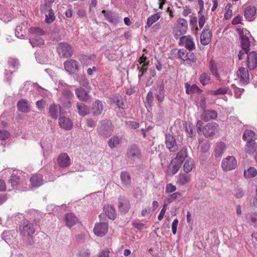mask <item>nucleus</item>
Returning a JSON list of instances; mask_svg holds the SVG:
<instances>
[{
	"mask_svg": "<svg viewBox=\"0 0 257 257\" xmlns=\"http://www.w3.org/2000/svg\"><path fill=\"white\" fill-rule=\"evenodd\" d=\"M171 163L172 167L171 172L172 175H174L179 171L182 163L177 161L175 162H173V160L171 161Z\"/></svg>",
	"mask_w": 257,
	"mask_h": 257,
	"instance_id": "nucleus-45",
	"label": "nucleus"
},
{
	"mask_svg": "<svg viewBox=\"0 0 257 257\" xmlns=\"http://www.w3.org/2000/svg\"><path fill=\"white\" fill-rule=\"evenodd\" d=\"M217 117V113L215 110L207 109L203 111L201 115V118L205 121L215 119Z\"/></svg>",
	"mask_w": 257,
	"mask_h": 257,
	"instance_id": "nucleus-18",
	"label": "nucleus"
},
{
	"mask_svg": "<svg viewBox=\"0 0 257 257\" xmlns=\"http://www.w3.org/2000/svg\"><path fill=\"white\" fill-rule=\"evenodd\" d=\"M247 219L250 225L257 227V212H252L247 215Z\"/></svg>",
	"mask_w": 257,
	"mask_h": 257,
	"instance_id": "nucleus-38",
	"label": "nucleus"
},
{
	"mask_svg": "<svg viewBox=\"0 0 257 257\" xmlns=\"http://www.w3.org/2000/svg\"><path fill=\"white\" fill-rule=\"evenodd\" d=\"M30 181L32 187H38L43 184V176L41 174H34L31 177Z\"/></svg>",
	"mask_w": 257,
	"mask_h": 257,
	"instance_id": "nucleus-19",
	"label": "nucleus"
},
{
	"mask_svg": "<svg viewBox=\"0 0 257 257\" xmlns=\"http://www.w3.org/2000/svg\"><path fill=\"white\" fill-rule=\"evenodd\" d=\"M108 224L105 222H99L95 224L93 232L98 236H103L108 231Z\"/></svg>",
	"mask_w": 257,
	"mask_h": 257,
	"instance_id": "nucleus-11",
	"label": "nucleus"
},
{
	"mask_svg": "<svg viewBox=\"0 0 257 257\" xmlns=\"http://www.w3.org/2000/svg\"><path fill=\"white\" fill-rule=\"evenodd\" d=\"M212 37V33L209 29L205 28L202 32L200 36V42L203 45H207L209 44Z\"/></svg>",
	"mask_w": 257,
	"mask_h": 257,
	"instance_id": "nucleus-17",
	"label": "nucleus"
},
{
	"mask_svg": "<svg viewBox=\"0 0 257 257\" xmlns=\"http://www.w3.org/2000/svg\"><path fill=\"white\" fill-rule=\"evenodd\" d=\"M118 210L123 213H127L130 208L128 200L123 196H119L117 203Z\"/></svg>",
	"mask_w": 257,
	"mask_h": 257,
	"instance_id": "nucleus-12",
	"label": "nucleus"
},
{
	"mask_svg": "<svg viewBox=\"0 0 257 257\" xmlns=\"http://www.w3.org/2000/svg\"><path fill=\"white\" fill-rule=\"evenodd\" d=\"M247 67L249 70H253L257 67V53L252 51L247 55Z\"/></svg>",
	"mask_w": 257,
	"mask_h": 257,
	"instance_id": "nucleus-13",
	"label": "nucleus"
},
{
	"mask_svg": "<svg viewBox=\"0 0 257 257\" xmlns=\"http://www.w3.org/2000/svg\"><path fill=\"white\" fill-rule=\"evenodd\" d=\"M242 20V17L239 16H237L233 18L232 21V25H238L241 23Z\"/></svg>",
	"mask_w": 257,
	"mask_h": 257,
	"instance_id": "nucleus-62",
	"label": "nucleus"
},
{
	"mask_svg": "<svg viewBox=\"0 0 257 257\" xmlns=\"http://www.w3.org/2000/svg\"><path fill=\"white\" fill-rule=\"evenodd\" d=\"M256 143L253 141L247 142L245 147V152L249 154L253 153L256 151Z\"/></svg>",
	"mask_w": 257,
	"mask_h": 257,
	"instance_id": "nucleus-34",
	"label": "nucleus"
},
{
	"mask_svg": "<svg viewBox=\"0 0 257 257\" xmlns=\"http://www.w3.org/2000/svg\"><path fill=\"white\" fill-rule=\"evenodd\" d=\"M18 110L24 113H28L30 111V107L28 101L26 99H22L17 103Z\"/></svg>",
	"mask_w": 257,
	"mask_h": 257,
	"instance_id": "nucleus-21",
	"label": "nucleus"
},
{
	"mask_svg": "<svg viewBox=\"0 0 257 257\" xmlns=\"http://www.w3.org/2000/svg\"><path fill=\"white\" fill-rule=\"evenodd\" d=\"M236 76L239 82L243 84L249 82V73L247 69L245 67H240L236 72Z\"/></svg>",
	"mask_w": 257,
	"mask_h": 257,
	"instance_id": "nucleus-9",
	"label": "nucleus"
},
{
	"mask_svg": "<svg viewBox=\"0 0 257 257\" xmlns=\"http://www.w3.org/2000/svg\"><path fill=\"white\" fill-rule=\"evenodd\" d=\"M146 59L147 58L144 54L139 59V63L140 64H142L143 67H146L148 64V63L146 62Z\"/></svg>",
	"mask_w": 257,
	"mask_h": 257,
	"instance_id": "nucleus-61",
	"label": "nucleus"
},
{
	"mask_svg": "<svg viewBox=\"0 0 257 257\" xmlns=\"http://www.w3.org/2000/svg\"><path fill=\"white\" fill-rule=\"evenodd\" d=\"M188 30V22L183 18H179L177 21V25L173 28V34L175 39H178L186 34Z\"/></svg>",
	"mask_w": 257,
	"mask_h": 257,
	"instance_id": "nucleus-2",
	"label": "nucleus"
},
{
	"mask_svg": "<svg viewBox=\"0 0 257 257\" xmlns=\"http://www.w3.org/2000/svg\"><path fill=\"white\" fill-rule=\"evenodd\" d=\"M9 182L13 188H16L19 185L20 178L16 175H12L10 179Z\"/></svg>",
	"mask_w": 257,
	"mask_h": 257,
	"instance_id": "nucleus-43",
	"label": "nucleus"
},
{
	"mask_svg": "<svg viewBox=\"0 0 257 257\" xmlns=\"http://www.w3.org/2000/svg\"><path fill=\"white\" fill-rule=\"evenodd\" d=\"M57 51L61 57L68 58L72 56L73 49L69 44L63 42L58 44Z\"/></svg>",
	"mask_w": 257,
	"mask_h": 257,
	"instance_id": "nucleus-4",
	"label": "nucleus"
},
{
	"mask_svg": "<svg viewBox=\"0 0 257 257\" xmlns=\"http://www.w3.org/2000/svg\"><path fill=\"white\" fill-rule=\"evenodd\" d=\"M64 68L70 74H74L79 71V65L76 60L70 59L64 63Z\"/></svg>",
	"mask_w": 257,
	"mask_h": 257,
	"instance_id": "nucleus-8",
	"label": "nucleus"
},
{
	"mask_svg": "<svg viewBox=\"0 0 257 257\" xmlns=\"http://www.w3.org/2000/svg\"><path fill=\"white\" fill-rule=\"evenodd\" d=\"M63 95L68 99H71L74 95L73 93L69 90H65L63 91Z\"/></svg>",
	"mask_w": 257,
	"mask_h": 257,
	"instance_id": "nucleus-58",
	"label": "nucleus"
},
{
	"mask_svg": "<svg viewBox=\"0 0 257 257\" xmlns=\"http://www.w3.org/2000/svg\"><path fill=\"white\" fill-rule=\"evenodd\" d=\"M58 166L61 168H67L71 164V160L66 153H61L57 159Z\"/></svg>",
	"mask_w": 257,
	"mask_h": 257,
	"instance_id": "nucleus-10",
	"label": "nucleus"
},
{
	"mask_svg": "<svg viewBox=\"0 0 257 257\" xmlns=\"http://www.w3.org/2000/svg\"><path fill=\"white\" fill-rule=\"evenodd\" d=\"M146 100L148 104L149 105H151L153 103L154 100V96L153 92L151 91H149L147 95Z\"/></svg>",
	"mask_w": 257,
	"mask_h": 257,
	"instance_id": "nucleus-56",
	"label": "nucleus"
},
{
	"mask_svg": "<svg viewBox=\"0 0 257 257\" xmlns=\"http://www.w3.org/2000/svg\"><path fill=\"white\" fill-rule=\"evenodd\" d=\"M167 209V204H164L163 208H162L160 214H159L158 216V219L159 221H161L163 219V218L164 217L165 214L166 213V210Z\"/></svg>",
	"mask_w": 257,
	"mask_h": 257,
	"instance_id": "nucleus-54",
	"label": "nucleus"
},
{
	"mask_svg": "<svg viewBox=\"0 0 257 257\" xmlns=\"http://www.w3.org/2000/svg\"><path fill=\"white\" fill-rule=\"evenodd\" d=\"M182 194L180 192H177L173 193L170 196H169L167 198V201L168 203H171L174 201H175L178 198L181 197Z\"/></svg>",
	"mask_w": 257,
	"mask_h": 257,
	"instance_id": "nucleus-48",
	"label": "nucleus"
},
{
	"mask_svg": "<svg viewBox=\"0 0 257 257\" xmlns=\"http://www.w3.org/2000/svg\"><path fill=\"white\" fill-rule=\"evenodd\" d=\"M30 42L33 47L41 46L44 44V40L40 37H38L37 39H31L30 40Z\"/></svg>",
	"mask_w": 257,
	"mask_h": 257,
	"instance_id": "nucleus-47",
	"label": "nucleus"
},
{
	"mask_svg": "<svg viewBox=\"0 0 257 257\" xmlns=\"http://www.w3.org/2000/svg\"><path fill=\"white\" fill-rule=\"evenodd\" d=\"M55 19L54 13L52 9H50L49 11V16L46 15L45 22L47 23H52Z\"/></svg>",
	"mask_w": 257,
	"mask_h": 257,
	"instance_id": "nucleus-50",
	"label": "nucleus"
},
{
	"mask_svg": "<svg viewBox=\"0 0 257 257\" xmlns=\"http://www.w3.org/2000/svg\"><path fill=\"white\" fill-rule=\"evenodd\" d=\"M120 143V139L118 137L111 138L108 141V146L110 148H114Z\"/></svg>",
	"mask_w": 257,
	"mask_h": 257,
	"instance_id": "nucleus-44",
	"label": "nucleus"
},
{
	"mask_svg": "<svg viewBox=\"0 0 257 257\" xmlns=\"http://www.w3.org/2000/svg\"><path fill=\"white\" fill-rule=\"evenodd\" d=\"M112 101L118 108L121 109L124 108V104L122 101V97L121 96L118 95L114 96L112 98Z\"/></svg>",
	"mask_w": 257,
	"mask_h": 257,
	"instance_id": "nucleus-40",
	"label": "nucleus"
},
{
	"mask_svg": "<svg viewBox=\"0 0 257 257\" xmlns=\"http://www.w3.org/2000/svg\"><path fill=\"white\" fill-rule=\"evenodd\" d=\"M187 156V149L185 147H183L181 151L177 153L176 158L173 159V162H175L177 161L182 163Z\"/></svg>",
	"mask_w": 257,
	"mask_h": 257,
	"instance_id": "nucleus-29",
	"label": "nucleus"
},
{
	"mask_svg": "<svg viewBox=\"0 0 257 257\" xmlns=\"http://www.w3.org/2000/svg\"><path fill=\"white\" fill-rule=\"evenodd\" d=\"M157 87L158 88L159 91L158 93L156 95V97L158 101L161 103L163 102L164 99V86L161 84L158 85Z\"/></svg>",
	"mask_w": 257,
	"mask_h": 257,
	"instance_id": "nucleus-41",
	"label": "nucleus"
},
{
	"mask_svg": "<svg viewBox=\"0 0 257 257\" xmlns=\"http://www.w3.org/2000/svg\"><path fill=\"white\" fill-rule=\"evenodd\" d=\"M179 39L180 43L184 45L185 47L189 51H191L195 48V44L193 41V39L190 36H182Z\"/></svg>",
	"mask_w": 257,
	"mask_h": 257,
	"instance_id": "nucleus-16",
	"label": "nucleus"
},
{
	"mask_svg": "<svg viewBox=\"0 0 257 257\" xmlns=\"http://www.w3.org/2000/svg\"><path fill=\"white\" fill-rule=\"evenodd\" d=\"M188 52L184 49H180L178 52V54L179 57L183 61H186V57L188 56Z\"/></svg>",
	"mask_w": 257,
	"mask_h": 257,
	"instance_id": "nucleus-51",
	"label": "nucleus"
},
{
	"mask_svg": "<svg viewBox=\"0 0 257 257\" xmlns=\"http://www.w3.org/2000/svg\"><path fill=\"white\" fill-rule=\"evenodd\" d=\"M29 32L31 34L37 36H42L45 34L44 31L39 27H32L29 30Z\"/></svg>",
	"mask_w": 257,
	"mask_h": 257,
	"instance_id": "nucleus-42",
	"label": "nucleus"
},
{
	"mask_svg": "<svg viewBox=\"0 0 257 257\" xmlns=\"http://www.w3.org/2000/svg\"><path fill=\"white\" fill-rule=\"evenodd\" d=\"M209 67L212 74L214 75L217 79H219L220 75L217 72V68L215 64V61L214 60H212L210 61Z\"/></svg>",
	"mask_w": 257,
	"mask_h": 257,
	"instance_id": "nucleus-39",
	"label": "nucleus"
},
{
	"mask_svg": "<svg viewBox=\"0 0 257 257\" xmlns=\"http://www.w3.org/2000/svg\"><path fill=\"white\" fill-rule=\"evenodd\" d=\"M225 148V145L224 143L221 142L218 144L215 150V156L216 158L221 157Z\"/></svg>",
	"mask_w": 257,
	"mask_h": 257,
	"instance_id": "nucleus-35",
	"label": "nucleus"
},
{
	"mask_svg": "<svg viewBox=\"0 0 257 257\" xmlns=\"http://www.w3.org/2000/svg\"><path fill=\"white\" fill-rule=\"evenodd\" d=\"M256 169L252 167H251L244 171V176L246 178H253L256 175Z\"/></svg>",
	"mask_w": 257,
	"mask_h": 257,
	"instance_id": "nucleus-36",
	"label": "nucleus"
},
{
	"mask_svg": "<svg viewBox=\"0 0 257 257\" xmlns=\"http://www.w3.org/2000/svg\"><path fill=\"white\" fill-rule=\"evenodd\" d=\"M194 127L192 124H189L186 126V131L188 133L189 137L192 138L194 136L195 133L194 132Z\"/></svg>",
	"mask_w": 257,
	"mask_h": 257,
	"instance_id": "nucleus-53",
	"label": "nucleus"
},
{
	"mask_svg": "<svg viewBox=\"0 0 257 257\" xmlns=\"http://www.w3.org/2000/svg\"><path fill=\"white\" fill-rule=\"evenodd\" d=\"M19 231L23 236H31L35 232L33 224L28 220L21 222L19 226Z\"/></svg>",
	"mask_w": 257,
	"mask_h": 257,
	"instance_id": "nucleus-5",
	"label": "nucleus"
},
{
	"mask_svg": "<svg viewBox=\"0 0 257 257\" xmlns=\"http://www.w3.org/2000/svg\"><path fill=\"white\" fill-rule=\"evenodd\" d=\"M165 143L166 147L170 152H175L178 150V146L175 139L172 135H166Z\"/></svg>",
	"mask_w": 257,
	"mask_h": 257,
	"instance_id": "nucleus-15",
	"label": "nucleus"
},
{
	"mask_svg": "<svg viewBox=\"0 0 257 257\" xmlns=\"http://www.w3.org/2000/svg\"><path fill=\"white\" fill-rule=\"evenodd\" d=\"M109 251L108 249H105L99 252L98 257H109Z\"/></svg>",
	"mask_w": 257,
	"mask_h": 257,
	"instance_id": "nucleus-63",
	"label": "nucleus"
},
{
	"mask_svg": "<svg viewBox=\"0 0 257 257\" xmlns=\"http://www.w3.org/2000/svg\"><path fill=\"white\" fill-rule=\"evenodd\" d=\"M191 177L190 174L185 173H180L177 182L180 185L184 186L190 182Z\"/></svg>",
	"mask_w": 257,
	"mask_h": 257,
	"instance_id": "nucleus-22",
	"label": "nucleus"
},
{
	"mask_svg": "<svg viewBox=\"0 0 257 257\" xmlns=\"http://www.w3.org/2000/svg\"><path fill=\"white\" fill-rule=\"evenodd\" d=\"M160 14L159 13H156L152 16L149 17L147 19V22L145 26V28H149L155 22H156L160 18Z\"/></svg>",
	"mask_w": 257,
	"mask_h": 257,
	"instance_id": "nucleus-32",
	"label": "nucleus"
},
{
	"mask_svg": "<svg viewBox=\"0 0 257 257\" xmlns=\"http://www.w3.org/2000/svg\"><path fill=\"white\" fill-rule=\"evenodd\" d=\"M202 122L198 120L196 123L197 130L203 133L204 136L206 137H213L218 132L219 125L216 122H209L202 127Z\"/></svg>",
	"mask_w": 257,
	"mask_h": 257,
	"instance_id": "nucleus-1",
	"label": "nucleus"
},
{
	"mask_svg": "<svg viewBox=\"0 0 257 257\" xmlns=\"http://www.w3.org/2000/svg\"><path fill=\"white\" fill-rule=\"evenodd\" d=\"M250 46L249 39L245 36L243 35L241 37V46L242 50H244L246 54L248 53Z\"/></svg>",
	"mask_w": 257,
	"mask_h": 257,
	"instance_id": "nucleus-31",
	"label": "nucleus"
},
{
	"mask_svg": "<svg viewBox=\"0 0 257 257\" xmlns=\"http://www.w3.org/2000/svg\"><path fill=\"white\" fill-rule=\"evenodd\" d=\"M10 136L9 132L6 130H0V140H6Z\"/></svg>",
	"mask_w": 257,
	"mask_h": 257,
	"instance_id": "nucleus-55",
	"label": "nucleus"
},
{
	"mask_svg": "<svg viewBox=\"0 0 257 257\" xmlns=\"http://www.w3.org/2000/svg\"><path fill=\"white\" fill-rule=\"evenodd\" d=\"M60 126L66 130H70L72 128L73 123L71 119L66 117H60L59 119Z\"/></svg>",
	"mask_w": 257,
	"mask_h": 257,
	"instance_id": "nucleus-20",
	"label": "nucleus"
},
{
	"mask_svg": "<svg viewBox=\"0 0 257 257\" xmlns=\"http://www.w3.org/2000/svg\"><path fill=\"white\" fill-rule=\"evenodd\" d=\"M196 58L193 53H188V56L186 57V61L190 62L195 63L196 62Z\"/></svg>",
	"mask_w": 257,
	"mask_h": 257,
	"instance_id": "nucleus-57",
	"label": "nucleus"
},
{
	"mask_svg": "<svg viewBox=\"0 0 257 257\" xmlns=\"http://www.w3.org/2000/svg\"><path fill=\"white\" fill-rule=\"evenodd\" d=\"M234 195L236 198H240L243 196L244 193L241 189H236L234 190Z\"/></svg>",
	"mask_w": 257,
	"mask_h": 257,
	"instance_id": "nucleus-60",
	"label": "nucleus"
},
{
	"mask_svg": "<svg viewBox=\"0 0 257 257\" xmlns=\"http://www.w3.org/2000/svg\"><path fill=\"white\" fill-rule=\"evenodd\" d=\"M177 188L176 187L173 185L172 183H169L167 184L165 188V193L166 194H170L176 191Z\"/></svg>",
	"mask_w": 257,
	"mask_h": 257,
	"instance_id": "nucleus-52",
	"label": "nucleus"
},
{
	"mask_svg": "<svg viewBox=\"0 0 257 257\" xmlns=\"http://www.w3.org/2000/svg\"><path fill=\"white\" fill-rule=\"evenodd\" d=\"M93 113L95 115L100 114L103 110V105L101 101L95 100L92 104Z\"/></svg>",
	"mask_w": 257,
	"mask_h": 257,
	"instance_id": "nucleus-25",
	"label": "nucleus"
},
{
	"mask_svg": "<svg viewBox=\"0 0 257 257\" xmlns=\"http://www.w3.org/2000/svg\"><path fill=\"white\" fill-rule=\"evenodd\" d=\"M126 157L128 159L132 161L140 159L141 153L138 146L136 145H133L129 147L127 149Z\"/></svg>",
	"mask_w": 257,
	"mask_h": 257,
	"instance_id": "nucleus-6",
	"label": "nucleus"
},
{
	"mask_svg": "<svg viewBox=\"0 0 257 257\" xmlns=\"http://www.w3.org/2000/svg\"><path fill=\"white\" fill-rule=\"evenodd\" d=\"M194 166L193 161L191 159H189L185 161L183 166V169L185 173H188L192 171Z\"/></svg>",
	"mask_w": 257,
	"mask_h": 257,
	"instance_id": "nucleus-37",
	"label": "nucleus"
},
{
	"mask_svg": "<svg viewBox=\"0 0 257 257\" xmlns=\"http://www.w3.org/2000/svg\"><path fill=\"white\" fill-rule=\"evenodd\" d=\"M199 80L201 84L204 86L210 83V77L208 74L203 73L200 75Z\"/></svg>",
	"mask_w": 257,
	"mask_h": 257,
	"instance_id": "nucleus-46",
	"label": "nucleus"
},
{
	"mask_svg": "<svg viewBox=\"0 0 257 257\" xmlns=\"http://www.w3.org/2000/svg\"><path fill=\"white\" fill-rule=\"evenodd\" d=\"M61 107L55 103L51 105L49 107L50 115L54 119H56L58 116V112H61Z\"/></svg>",
	"mask_w": 257,
	"mask_h": 257,
	"instance_id": "nucleus-23",
	"label": "nucleus"
},
{
	"mask_svg": "<svg viewBox=\"0 0 257 257\" xmlns=\"http://www.w3.org/2000/svg\"><path fill=\"white\" fill-rule=\"evenodd\" d=\"M120 179L122 182V184L126 186L131 183V176L127 172L124 171L122 172L120 174Z\"/></svg>",
	"mask_w": 257,
	"mask_h": 257,
	"instance_id": "nucleus-33",
	"label": "nucleus"
},
{
	"mask_svg": "<svg viewBox=\"0 0 257 257\" xmlns=\"http://www.w3.org/2000/svg\"><path fill=\"white\" fill-rule=\"evenodd\" d=\"M75 94L77 98L82 101L88 102L91 99V96L89 94V92L82 87L76 88Z\"/></svg>",
	"mask_w": 257,
	"mask_h": 257,
	"instance_id": "nucleus-14",
	"label": "nucleus"
},
{
	"mask_svg": "<svg viewBox=\"0 0 257 257\" xmlns=\"http://www.w3.org/2000/svg\"><path fill=\"white\" fill-rule=\"evenodd\" d=\"M113 130V126L109 120L102 121L97 128V131L102 136L108 137L111 135Z\"/></svg>",
	"mask_w": 257,
	"mask_h": 257,
	"instance_id": "nucleus-3",
	"label": "nucleus"
},
{
	"mask_svg": "<svg viewBox=\"0 0 257 257\" xmlns=\"http://www.w3.org/2000/svg\"><path fill=\"white\" fill-rule=\"evenodd\" d=\"M256 9L255 7L249 6L244 11V17L246 19L250 20L256 14Z\"/></svg>",
	"mask_w": 257,
	"mask_h": 257,
	"instance_id": "nucleus-30",
	"label": "nucleus"
},
{
	"mask_svg": "<svg viewBox=\"0 0 257 257\" xmlns=\"http://www.w3.org/2000/svg\"><path fill=\"white\" fill-rule=\"evenodd\" d=\"M103 211L109 219L114 220L116 218V213L115 210L111 205H105L103 207Z\"/></svg>",
	"mask_w": 257,
	"mask_h": 257,
	"instance_id": "nucleus-24",
	"label": "nucleus"
},
{
	"mask_svg": "<svg viewBox=\"0 0 257 257\" xmlns=\"http://www.w3.org/2000/svg\"><path fill=\"white\" fill-rule=\"evenodd\" d=\"M242 139L247 143L251 141L255 142L257 139V135L251 130H246L243 135Z\"/></svg>",
	"mask_w": 257,
	"mask_h": 257,
	"instance_id": "nucleus-26",
	"label": "nucleus"
},
{
	"mask_svg": "<svg viewBox=\"0 0 257 257\" xmlns=\"http://www.w3.org/2000/svg\"><path fill=\"white\" fill-rule=\"evenodd\" d=\"M205 22V19L204 16L202 15L199 17V20H198V23H199V26L200 29H201Z\"/></svg>",
	"mask_w": 257,
	"mask_h": 257,
	"instance_id": "nucleus-64",
	"label": "nucleus"
},
{
	"mask_svg": "<svg viewBox=\"0 0 257 257\" xmlns=\"http://www.w3.org/2000/svg\"><path fill=\"white\" fill-rule=\"evenodd\" d=\"M178 224V220L176 218L172 223V230L173 234H176L177 232V226Z\"/></svg>",
	"mask_w": 257,
	"mask_h": 257,
	"instance_id": "nucleus-59",
	"label": "nucleus"
},
{
	"mask_svg": "<svg viewBox=\"0 0 257 257\" xmlns=\"http://www.w3.org/2000/svg\"><path fill=\"white\" fill-rule=\"evenodd\" d=\"M78 113L81 116H84L89 113V108L83 103H77L76 105Z\"/></svg>",
	"mask_w": 257,
	"mask_h": 257,
	"instance_id": "nucleus-28",
	"label": "nucleus"
},
{
	"mask_svg": "<svg viewBox=\"0 0 257 257\" xmlns=\"http://www.w3.org/2000/svg\"><path fill=\"white\" fill-rule=\"evenodd\" d=\"M228 88L226 87H221L216 90L213 91L212 94L215 95H223L227 93Z\"/></svg>",
	"mask_w": 257,
	"mask_h": 257,
	"instance_id": "nucleus-49",
	"label": "nucleus"
},
{
	"mask_svg": "<svg viewBox=\"0 0 257 257\" xmlns=\"http://www.w3.org/2000/svg\"><path fill=\"white\" fill-rule=\"evenodd\" d=\"M65 221L66 225L69 227H71L76 223L78 219L74 214L70 213L65 215Z\"/></svg>",
	"mask_w": 257,
	"mask_h": 257,
	"instance_id": "nucleus-27",
	"label": "nucleus"
},
{
	"mask_svg": "<svg viewBox=\"0 0 257 257\" xmlns=\"http://www.w3.org/2000/svg\"><path fill=\"white\" fill-rule=\"evenodd\" d=\"M221 166L224 171L233 170L237 166V161L233 156L227 157L223 159Z\"/></svg>",
	"mask_w": 257,
	"mask_h": 257,
	"instance_id": "nucleus-7",
	"label": "nucleus"
}]
</instances>
